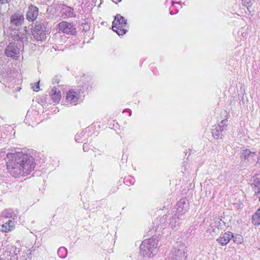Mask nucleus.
I'll use <instances>...</instances> for the list:
<instances>
[{
    "mask_svg": "<svg viewBox=\"0 0 260 260\" xmlns=\"http://www.w3.org/2000/svg\"><path fill=\"white\" fill-rule=\"evenodd\" d=\"M6 160L8 171L15 178L27 175L35 168L34 158L21 152L7 154Z\"/></svg>",
    "mask_w": 260,
    "mask_h": 260,
    "instance_id": "1",
    "label": "nucleus"
},
{
    "mask_svg": "<svg viewBox=\"0 0 260 260\" xmlns=\"http://www.w3.org/2000/svg\"><path fill=\"white\" fill-rule=\"evenodd\" d=\"M158 243L156 238L145 239L140 245V253L145 257H153L157 253Z\"/></svg>",
    "mask_w": 260,
    "mask_h": 260,
    "instance_id": "2",
    "label": "nucleus"
},
{
    "mask_svg": "<svg viewBox=\"0 0 260 260\" xmlns=\"http://www.w3.org/2000/svg\"><path fill=\"white\" fill-rule=\"evenodd\" d=\"M169 217L170 218V222L168 223L169 226L172 230L177 231L180 225L181 221L184 218V213L178 212L177 211H170L168 212Z\"/></svg>",
    "mask_w": 260,
    "mask_h": 260,
    "instance_id": "3",
    "label": "nucleus"
},
{
    "mask_svg": "<svg viewBox=\"0 0 260 260\" xmlns=\"http://www.w3.org/2000/svg\"><path fill=\"white\" fill-rule=\"evenodd\" d=\"M126 24V20L120 14H117L113 21L112 29L119 36L123 35L127 31Z\"/></svg>",
    "mask_w": 260,
    "mask_h": 260,
    "instance_id": "4",
    "label": "nucleus"
},
{
    "mask_svg": "<svg viewBox=\"0 0 260 260\" xmlns=\"http://www.w3.org/2000/svg\"><path fill=\"white\" fill-rule=\"evenodd\" d=\"M82 94L80 90L76 88H71L66 92V103L76 105L81 101Z\"/></svg>",
    "mask_w": 260,
    "mask_h": 260,
    "instance_id": "5",
    "label": "nucleus"
},
{
    "mask_svg": "<svg viewBox=\"0 0 260 260\" xmlns=\"http://www.w3.org/2000/svg\"><path fill=\"white\" fill-rule=\"evenodd\" d=\"M185 245L182 243H177L171 251L170 260H183L184 257H186L185 255Z\"/></svg>",
    "mask_w": 260,
    "mask_h": 260,
    "instance_id": "6",
    "label": "nucleus"
},
{
    "mask_svg": "<svg viewBox=\"0 0 260 260\" xmlns=\"http://www.w3.org/2000/svg\"><path fill=\"white\" fill-rule=\"evenodd\" d=\"M224 225V222L221 219H217L213 220L211 221L207 231L213 236L219 233L220 230L222 229Z\"/></svg>",
    "mask_w": 260,
    "mask_h": 260,
    "instance_id": "7",
    "label": "nucleus"
},
{
    "mask_svg": "<svg viewBox=\"0 0 260 260\" xmlns=\"http://www.w3.org/2000/svg\"><path fill=\"white\" fill-rule=\"evenodd\" d=\"M168 217H169V215L167 214L162 216L157 217L153 222V230L156 232L159 231L161 229L164 231L168 224L167 221Z\"/></svg>",
    "mask_w": 260,
    "mask_h": 260,
    "instance_id": "8",
    "label": "nucleus"
},
{
    "mask_svg": "<svg viewBox=\"0 0 260 260\" xmlns=\"http://www.w3.org/2000/svg\"><path fill=\"white\" fill-rule=\"evenodd\" d=\"M58 28L59 31L70 35H74L76 32V28L73 24L66 22L62 21L58 24Z\"/></svg>",
    "mask_w": 260,
    "mask_h": 260,
    "instance_id": "9",
    "label": "nucleus"
},
{
    "mask_svg": "<svg viewBox=\"0 0 260 260\" xmlns=\"http://www.w3.org/2000/svg\"><path fill=\"white\" fill-rule=\"evenodd\" d=\"M5 54L8 57H11L15 59H17L19 55V49L14 43H10L5 49Z\"/></svg>",
    "mask_w": 260,
    "mask_h": 260,
    "instance_id": "10",
    "label": "nucleus"
},
{
    "mask_svg": "<svg viewBox=\"0 0 260 260\" xmlns=\"http://www.w3.org/2000/svg\"><path fill=\"white\" fill-rule=\"evenodd\" d=\"M256 156L255 152H252L249 149H245L242 151L241 159L245 162L252 163L255 160Z\"/></svg>",
    "mask_w": 260,
    "mask_h": 260,
    "instance_id": "11",
    "label": "nucleus"
},
{
    "mask_svg": "<svg viewBox=\"0 0 260 260\" xmlns=\"http://www.w3.org/2000/svg\"><path fill=\"white\" fill-rule=\"evenodd\" d=\"M42 28L41 25H38L34 29L32 35L37 41H42L46 38V34Z\"/></svg>",
    "mask_w": 260,
    "mask_h": 260,
    "instance_id": "12",
    "label": "nucleus"
},
{
    "mask_svg": "<svg viewBox=\"0 0 260 260\" xmlns=\"http://www.w3.org/2000/svg\"><path fill=\"white\" fill-rule=\"evenodd\" d=\"M233 233L230 232H227L222 234L217 239L216 241L222 246H225L228 244L231 240L232 239Z\"/></svg>",
    "mask_w": 260,
    "mask_h": 260,
    "instance_id": "13",
    "label": "nucleus"
},
{
    "mask_svg": "<svg viewBox=\"0 0 260 260\" xmlns=\"http://www.w3.org/2000/svg\"><path fill=\"white\" fill-rule=\"evenodd\" d=\"M250 184L255 195H260V180L257 175H255L251 178Z\"/></svg>",
    "mask_w": 260,
    "mask_h": 260,
    "instance_id": "14",
    "label": "nucleus"
},
{
    "mask_svg": "<svg viewBox=\"0 0 260 260\" xmlns=\"http://www.w3.org/2000/svg\"><path fill=\"white\" fill-rule=\"evenodd\" d=\"M38 13V8L31 5L28 7V10L26 13V18L29 21H34L37 18Z\"/></svg>",
    "mask_w": 260,
    "mask_h": 260,
    "instance_id": "15",
    "label": "nucleus"
},
{
    "mask_svg": "<svg viewBox=\"0 0 260 260\" xmlns=\"http://www.w3.org/2000/svg\"><path fill=\"white\" fill-rule=\"evenodd\" d=\"M177 208H174L171 211H177L178 212L184 213L183 210L186 209L188 207V202L185 198H182L178 201Z\"/></svg>",
    "mask_w": 260,
    "mask_h": 260,
    "instance_id": "16",
    "label": "nucleus"
},
{
    "mask_svg": "<svg viewBox=\"0 0 260 260\" xmlns=\"http://www.w3.org/2000/svg\"><path fill=\"white\" fill-rule=\"evenodd\" d=\"M50 95L52 100L55 103H58L61 98L60 90H58L56 87H53L52 89Z\"/></svg>",
    "mask_w": 260,
    "mask_h": 260,
    "instance_id": "17",
    "label": "nucleus"
},
{
    "mask_svg": "<svg viewBox=\"0 0 260 260\" xmlns=\"http://www.w3.org/2000/svg\"><path fill=\"white\" fill-rule=\"evenodd\" d=\"M15 225L13 220H9L2 225V231L7 233L13 230Z\"/></svg>",
    "mask_w": 260,
    "mask_h": 260,
    "instance_id": "18",
    "label": "nucleus"
},
{
    "mask_svg": "<svg viewBox=\"0 0 260 260\" xmlns=\"http://www.w3.org/2000/svg\"><path fill=\"white\" fill-rule=\"evenodd\" d=\"M1 215L3 217L6 218H12L13 220L16 219L17 215L14 213L13 210L11 209H8L4 210Z\"/></svg>",
    "mask_w": 260,
    "mask_h": 260,
    "instance_id": "19",
    "label": "nucleus"
},
{
    "mask_svg": "<svg viewBox=\"0 0 260 260\" xmlns=\"http://www.w3.org/2000/svg\"><path fill=\"white\" fill-rule=\"evenodd\" d=\"M23 16L14 15L12 17L11 22L12 24L15 25L16 26H20L23 21Z\"/></svg>",
    "mask_w": 260,
    "mask_h": 260,
    "instance_id": "20",
    "label": "nucleus"
},
{
    "mask_svg": "<svg viewBox=\"0 0 260 260\" xmlns=\"http://www.w3.org/2000/svg\"><path fill=\"white\" fill-rule=\"evenodd\" d=\"M252 223L254 225L260 224V208L256 211L252 216Z\"/></svg>",
    "mask_w": 260,
    "mask_h": 260,
    "instance_id": "21",
    "label": "nucleus"
},
{
    "mask_svg": "<svg viewBox=\"0 0 260 260\" xmlns=\"http://www.w3.org/2000/svg\"><path fill=\"white\" fill-rule=\"evenodd\" d=\"M62 13L65 15V17H69L73 16V9L71 7H66L62 9Z\"/></svg>",
    "mask_w": 260,
    "mask_h": 260,
    "instance_id": "22",
    "label": "nucleus"
},
{
    "mask_svg": "<svg viewBox=\"0 0 260 260\" xmlns=\"http://www.w3.org/2000/svg\"><path fill=\"white\" fill-rule=\"evenodd\" d=\"M67 249L65 247H60L58 248L57 251V254L60 258H65L67 255Z\"/></svg>",
    "mask_w": 260,
    "mask_h": 260,
    "instance_id": "23",
    "label": "nucleus"
},
{
    "mask_svg": "<svg viewBox=\"0 0 260 260\" xmlns=\"http://www.w3.org/2000/svg\"><path fill=\"white\" fill-rule=\"evenodd\" d=\"M232 239L234 242V243H237V244H241L243 242V237L242 236L240 235H234L233 234Z\"/></svg>",
    "mask_w": 260,
    "mask_h": 260,
    "instance_id": "24",
    "label": "nucleus"
},
{
    "mask_svg": "<svg viewBox=\"0 0 260 260\" xmlns=\"http://www.w3.org/2000/svg\"><path fill=\"white\" fill-rule=\"evenodd\" d=\"M228 120L224 119L222 120L219 124V130L220 132L223 131L226 129L228 125Z\"/></svg>",
    "mask_w": 260,
    "mask_h": 260,
    "instance_id": "25",
    "label": "nucleus"
},
{
    "mask_svg": "<svg viewBox=\"0 0 260 260\" xmlns=\"http://www.w3.org/2000/svg\"><path fill=\"white\" fill-rule=\"evenodd\" d=\"M212 135L213 137L216 139L221 138V134H220V132L218 129L216 128L213 129L212 130Z\"/></svg>",
    "mask_w": 260,
    "mask_h": 260,
    "instance_id": "26",
    "label": "nucleus"
},
{
    "mask_svg": "<svg viewBox=\"0 0 260 260\" xmlns=\"http://www.w3.org/2000/svg\"><path fill=\"white\" fill-rule=\"evenodd\" d=\"M243 6L246 7L247 9L250 7L252 4V0H240Z\"/></svg>",
    "mask_w": 260,
    "mask_h": 260,
    "instance_id": "27",
    "label": "nucleus"
},
{
    "mask_svg": "<svg viewBox=\"0 0 260 260\" xmlns=\"http://www.w3.org/2000/svg\"><path fill=\"white\" fill-rule=\"evenodd\" d=\"M128 180H129L130 183L132 184L134 183L135 182L134 179L133 178H132L131 177H129L127 178H124V183H127L128 182Z\"/></svg>",
    "mask_w": 260,
    "mask_h": 260,
    "instance_id": "28",
    "label": "nucleus"
},
{
    "mask_svg": "<svg viewBox=\"0 0 260 260\" xmlns=\"http://www.w3.org/2000/svg\"><path fill=\"white\" fill-rule=\"evenodd\" d=\"M39 82H38V83L37 84H36L32 86V88L35 91H38L39 90L40 87H39Z\"/></svg>",
    "mask_w": 260,
    "mask_h": 260,
    "instance_id": "29",
    "label": "nucleus"
},
{
    "mask_svg": "<svg viewBox=\"0 0 260 260\" xmlns=\"http://www.w3.org/2000/svg\"><path fill=\"white\" fill-rule=\"evenodd\" d=\"M83 149L84 151H87L88 150V145L86 143L84 144Z\"/></svg>",
    "mask_w": 260,
    "mask_h": 260,
    "instance_id": "30",
    "label": "nucleus"
},
{
    "mask_svg": "<svg viewBox=\"0 0 260 260\" xmlns=\"http://www.w3.org/2000/svg\"><path fill=\"white\" fill-rule=\"evenodd\" d=\"M11 0H0V3L1 4H4L9 3Z\"/></svg>",
    "mask_w": 260,
    "mask_h": 260,
    "instance_id": "31",
    "label": "nucleus"
},
{
    "mask_svg": "<svg viewBox=\"0 0 260 260\" xmlns=\"http://www.w3.org/2000/svg\"><path fill=\"white\" fill-rule=\"evenodd\" d=\"M30 112L29 111H28L27 115L26 116L25 119V121L28 120V119L30 118Z\"/></svg>",
    "mask_w": 260,
    "mask_h": 260,
    "instance_id": "32",
    "label": "nucleus"
},
{
    "mask_svg": "<svg viewBox=\"0 0 260 260\" xmlns=\"http://www.w3.org/2000/svg\"><path fill=\"white\" fill-rule=\"evenodd\" d=\"M126 112H127L128 113L129 116L131 115L132 112L130 110L127 109V110H124L123 111V113H125Z\"/></svg>",
    "mask_w": 260,
    "mask_h": 260,
    "instance_id": "33",
    "label": "nucleus"
},
{
    "mask_svg": "<svg viewBox=\"0 0 260 260\" xmlns=\"http://www.w3.org/2000/svg\"><path fill=\"white\" fill-rule=\"evenodd\" d=\"M170 14H171V15H173V14H175V13H173V11H172V10H170Z\"/></svg>",
    "mask_w": 260,
    "mask_h": 260,
    "instance_id": "34",
    "label": "nucleus"
},
{
    "mask_svg": "<svg viewBox=\"0 0 260 260\" xmlns=\"http://www.w3.org/2000/svg\"><path fill=\"white\" fill-rule=\"evenodd\" d=\"M2 136H6V134H5V133H4V134H2Z\"/></svg>",
    "mask_w": 260,
    "mask_h": 260,
    "instance_id": "35",
    "label": "nucleus"
},
{
    "mask_svg": "<svg viewBox=\"0 0 260 260\" xmlns=\"http://www.w3.org/2000/svg\"><path fill=\"white\" fill-rule=\"evenodd\" d=\"M75 139L76 141H77V136H75Z\"/></svg>",
    "mask_w": 260,
    "mask_h": 260,
    "instance_id": "36",
    "label": "nucleus"
},
{
    "mask_svg": "<svg viewBox=\"0 0 260 260\" xmlns=\"http://www.w3.org/2000/svg\"><path fill=\"white\" fill-rule=\"evenodd\" d=\"M2 141H3V140L0 139V142H2Z\"/></svg>",
    "mask_w": 260,
    "mask_h": 260,
    "instance_id": "37",
    "label": "nucleus"
},
{
    "mask_svg": "<svg viewBox=\"0 0 260 260\" xmlns=\"http://www.w3.org/2000/svg\"><path fill=\"white\" fill-rule=\"evenodd\" d=\"M121 0H117L118 2H120Z\"/></svg>",
    "mask_w": 260,
    "mask_h": 260,
    "instance_id": "38",
    "label": "nucleus"
},
{
    "mask_svg": "<svg viewBox=\"0 0 260 260\" xmlns=\"http://www.w3.org/2000/svg\"><path fill=\"white\" fill-rule=\"evenodd\" d=\"M172 5H173L174 3V2L173 1H172Z\"/></svg>",
    "mask_w": 260,
    "mask_h": 260,
    "instance_id": "39",
    "label": "nucleus"
},
{
    "mask_svg": "<svg viewBox=\"0 0 260 260\" xmlns=\"http://www.w3.org/2000/svg\"><path fill=\"white\" fill-rule=\"evenodd\" d=\"M259 201H260V197H259Z\"/></svg>",
    "mask_w": 260,
    "mask_h": 260,
    "instance_id": "40",
    "label": "nucleus"
}]
</instances>
